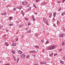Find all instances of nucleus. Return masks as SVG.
<instances>
[{
	"label": "nucleus",
	"mask_w": 65,
	"mask_h": 65,
	"mask_svg": "<svg viewBox=\"0 0 65 65\" xmlns=\"http://www.w3.org/2000/svg\"><path fill=\"white\" fill-rule=\"evenodd\" d=\"M64 36H65V34H64L63 33L60 34L59 37H61V38H63V37H64Z\"/></svg>",
	"instance_id": "f257e3e1"
},
{
	"label": "nucleus",
	"mask_w": 65,
	"mask_h": 65,
	"mask_svg": "<svg viewBox=\"0 0 65 65\" xmlns=\"http://www.w3.org/2000/svg\"><path fill=\"white\" fill-rule=\"evenodd\" d=\"M25 56L26 55L25 54H21V57L22 58H25Z\"/></svg>",
	"instance_id": "f03ea898"
},
{
	"label": "nucleus",
	"mask_w": 65,
	"mask_h": 65,
	"mask_svg": "<svg viewBox=\"0 0 65 65\" xmlns=\"http://www.w3.org/2000/svg\"><path fill=\"white\" fill-rule=\"evenodd\" d=\"M22 3L23 4V5H26V4H27L28 3L27 2L25 1V2H23Z\"/></svg>",
	"instance_id": "7ed1b4c3"
},
{
	"label": "nucleus",
	"mask_w": 65,
	"mask_h": 65,
	"mask_svg": "<svg viewBox=\"0 0 65 65\" xmlns=\"http://www.w3.org/2000/svg\"><path fill=\"white\" fill-rule=\"evenodd\" d=\"M40 63L41 64H46V61H44L43 62H40Z\"/></svg>",
	"instance_id": "20e7f679"
},
{
	"label": "nucleus",
	"mask_w": 65,
	"mask_h": 65,
	"mask_svg": "<svg viewBox=\"0 0 65 65\" xmlns=\"http://www.w3.org/2000/svg\"><path fill=\"white\" fill-rule=\"evenodd\" d=\"M18 52L19 53L21 54L23 53V52H22V51H21V50H18Z\"/></svg>",
	"instance_id": "39448f33"
},
{
	"label": "nucleus",
	"mask_w": 65,
	"mask_h": 65,
	"mask_svg": "<svg viewBox=\"0 0 65 65\" xmlns=\"http://www.w3.org/2000/svg\"><path fill=\"white\" fill-rule=\"evenodd\" d=\"M45 22V23L47 25H48V22H47V21L46 20H45L44 21Z\"/></svg>",
	"instance_id": "423d86ee"
},
{
	"label": "nucleus",
	"mask_w": 65,
	"mask_h": 65,
	"mask_svg": "<svg viewBox=\"0 0 65 65\" xmlns=\"http://www.w3.org/2000/svg\"><path fill=\"white\" fill-rule=\"evenodd\" d=\"M21 13H22V14L23 16H24V15H25V13H24L23 12V11L22 10L21 11Z\"/></svg>",
	"instance_id": "0eeeda50"
},
{
	"label": "nucleus",
	"mask_w": 65,
	"mask_h": 65,
	"mask_svg": "<svg viewBox=\"0 0 65 65\" xmlns=\"http://www.w3.org/2000/svg\"><path fill=\"white\" fill-rule=\"evenodd\" d=\"M17 8H18L17 7H16L15 8H14L13 9L14 11H16V10L17 9Z\"/></svg>",
	"instance_id": "6e6552de"
},
{
	"label": "nucleus",
	"mask_w": 65,
	"mask_h": 65,
	"mask_svg": "<svg viewBox=\"0 0 65 65\" xmlns=\"http://www.w3.org/2000/svg\"><path fill=\"white\" fill-rule=\"evenodd\" d=\"M19 9H21L22 8V6H20L19 7H17Z\"/></svg>",
	"instance_id": "1a4fd4ad"
},
{
	"label": "nucleus",
	"mask_w": 65,
	"mask_h": 65,
	"mask_svg": "<svg viewBox=\"0 0 65 65\" xmlns=\"http://www.w3.org/2000/svg\"><path fill=\"white\" fill-rule=\"evenodd\" d=\"M52 13H50V16L49 17L50 18H52Z\"/></svg>",
	"instance_id": "9d476101"
},
{
	"label": "nucleus",
	"mask_w": 65,
	"mask_h": 65,
	"mask_svg": "<svg viewBox=\"0 0 65 65\" xmlns=\"http://www.w3.org/2000/svg\"><path fill=\"white\" fill-rule=\"evenodd\" d=\"M12 18L11 17H10L9 18V19L10 21H11V20H12Z\"/></svg>",
	"instance_id": "9b49d317"
},
{
	"label": "nucleus",
	"mask_w": 65,
	"mask_h": 65,
	"mask_svg": "<svg viewBox=\"0 0 65 65\" xmlns=\"http://www.w3.org/2000/svg\"><path fill=\"white\" fill-rule=\"evenodd\" d=\"M56 12H54L53 15L54 18H55L56 17Z\"/></svg>",
	"instance_id": "f8f14e48"
},
{
	"label": "nucleus",
	"mask_w": 65,
	"mask_h": 65,
	"mask_svg": "<svg viewBox=\"0 0 65 65\" xmlns=\"http://www.w3.org/2000/svg\"><path fill=\"white\" fill-rule=\"evenodd\" d=\"M16 45V44L15 43H13L12 44V46H15Z\"/></svg>",
	"instance_id": "ddd939ff"
},
{
	"label": "nucleus",
	"mask_w": 65,
	"mask_h": 65,
	"mask_svg": "<svg viewBox=\"0 0 65 65\" xmlns=\"http://www.w3.org/2000/svg\"><path fill=\"white\" fill-rule=\"evenodd\" d=\"M32 53H37V52H36L35 51H32Z\"/></svg>",
	"instance_id": "4468645a"
},
{
	"label": "nucleus",
	"mask_w": 65,
	"mask_h": 65,
	"mask_svg": "<svg viewBox=\"0 0 65 65\" xmlns=\"http://www.w3.org/2000/svg\"><path fill=\"white\" fill-rule=\"evenodd\" d=\"M31 32V30H29L27 31V33H30Z\"/></svg>",
	"instance_id": "2eb2a0df"
},
{
	"label": "nucleus",
	"mask_w": 65,
	"mask_h": 65,
	"mask_svg": "<svg viewBox=\"0 0 65 65\" xmlns=\"http://www.w3.org/2000/svg\"><path fill=\"white\" fill-rule=\"evenodd\" d=\"M31 7H29V8L28 9V11H30V10H31Z\"/></svg>",
	"instance_id": "dca6fc26"
},
{
	"label": "nucleus",
	"mask_w": 65,
	"mask_h": 65,
	"mask_svg": "<svg viewBox=\"0 0 65 65\" xmlns=\"http://www.w3.org/2000/svg\"><path fill=\"white\" fill-rule=\"evenodd\" d=\"M60 63L61 64H63L64 63V62L62 60H60Z\"/></svg>",
	"instance_id": "f3484780"
},
{
	"label": "nucleus",
	"mask_w": 65,
	"mask_h": 65,
	"mask_svg": "<svg viewBox=\"0 0 65 65\" xmlns=\"http://www.w3.org/2000/svg\"><path fill=\"white\" fill-rule=\"evenodd\" d=\"M35 36H36V37H38V34H37L36 33L35 34Z\"/></svg>",
	"instance_id": "a211bd4d"
},
{
	"label": "nucleus",
	"mask_w": 65,
	"mask_h": 65,
	"mask_svg": "<svg viewBox=\"0 0 65 65\" xmlns=\"http://www.w3.org/2000/svg\"><path fill=\"white\" fill-rule=\"evenodd\" d=\"M6 13L5 12H4L3 13V15H6Z\"/></svg>",
	"instance_id": "6ab92c4d"
},
{
	"label": "nucleus",
	"mask_w": 65,
	"mask_h": 65,
	"mask_svg": "<svg viewBox=\"0 0 65 65\" xmlns=\"http://www.w3.org/2000/svg\"><path fill=\"white\" fill-rule=\"evenodd\" d=\"M46 44H48V43H49V42L48 40L47 41L46 43Z\"/></svg>",
	"instance_id": "aec40b11"
},
{
	"label": "nucleus",
	"mask_w": 65,
	"mask_h": 65,
	"mask_svg": "<svg viewBox=\"0 0 65 65\" xmlns=\"http://www.w3.org/2000/svg\"><path fill=\"white\" fill-rule=\"evenodd\" d=\"M5 44L6 45V46H8V44H7V42L5 43Z\"/></svg>",
	"instance_id": "412c9836"
},
{
	"label": "nucleus",
	"mask_w": 65,
	"mask_h": 65,
	"mask_svg": "<svg viewBox=\"0 0 65 65\" xmlns=\"http://www.w3.org/2000/svg\"><path fill=\"white\" fill-rule=\"evenodd\" d=\"M13 24H10L9 25V26H13Z\"/></svg>",
	"instance_id": "4be33fe9"
},
{
	"label": "nucleus",
	"mask_w": 65,
	"mask_h": 65,
	"mask_svg": "<svg viewBox=\"0 0 65 65\" xmlns=\"http://www.w3.org/2000/svg\"><path fill=\"white\" fill-rule=\"evenodd\" d=\"M26 58H29V55H27L26 56Z\"/></svg>",
	"instance_id": "5701e85b"
},
{
	"label": "nucleus",
	"mask_w": 65,
	"mask_h": 65,
	"mask_svg": "<svg viewBox=\"0 0 65 65\" xmlns=\"http://www.w3.org/2000/svg\"><path fill=\"white\" fill-rule=\"evenodd\" d=\"M51 47L52 49H53L54 48H55V47H54V46H51Z\"/></svg>",
	"instance_id": "b1692460"
},
{
	"label": "nucleus",
	"mask_w": 65,
	"mask_h": 65,
	"mask_svg": "<svg viewBox=\"0 0 65 65\" xmlns=\"http://www.w3.org/2000/svg\"><path fill=\"white\" fill-rule=\"evenodd\" d=\"M61 9H62V8L61 7L58 10V11H60L61 10Z\"/></svg>",
	"instance_id": "393cba45"
},
{
	"label": "nucleus",
	"mask_w": 65,
	"mask_h": 65,
	"mask_svg": "<svg viewBox=\"0 0 65 65\" xmlns=\"http://www.w3.org/2000/svg\"><path fill=\"white\" fill-rule=\"evenodd\" d=\"M3 27V25H0V27H1V28H2V27Z\"/></svg>",
	"instance_id": "a878e982"
},
{
	"label": "nucleus",
	"mask_w": 65,
	"mask_h": 65,
	"mask_svg": "<svg viewBox=\"0 0 65 65\" xmlns=\"http://www.w3.org/2000/svg\"><path fill=\"white\" fill-rule=\"evenodd\" d=\"M39 1V0H36V2H38Z\"/></svg>",
	"instance_id": "bb28decb"
},
{
	"label": "nucleus",
	"mask_w": 65,
	"mask_h": 65,
	"mask_svg": "<svg viewBox=\"0 0 65 65\" xmlns=\"http://www.w3.org/2000/svg\"><path fill=\"white\" fill-rule=\"evenodd\" d=\"M8 37V36H6L5 37V38H7V37Z\"/></svg>",
	"instance_id": "cd10ccee"
},
{
	"label": "nucleus",
	"mask_w": 65,
	"mask_h": 65,
	"mask_svg": "<svg viewBox=\"0 0 65 65\" xmlns=\"http://www.w3.org/2000/svg\"><path fill=\"white\" fill-rule=\"evenodd\" d=\"M36 48H38L39 47V46L38 45H37L36 46Z\"/></svg>",
	"instance_id": "c85d7f7f"
},
{
	"label": "nucleus",
	"mask_w": 65,
	"mask_h": 65,
	"mask_svg": "<svg viewBox=\"0 0 65 65\" xmlns=\"http://www.w3.org/2000/svg\"><path fill=\"white\" fill-rule=\"evenodd\" d=\"M35 4H34V7L35 8H37V7H35Z\"/></svg>",
	"instance_id": "c756f323"
},
{
	"label": "nucleus",
	"mask_w": 65,
	"mask_h": 65,
	"mask_svg": "<svg viewBox=\"0 0 65 65\" xmlns=\"http://www.w3.org/2000/svg\"><path fill=\"white\" fill-rule=\"evenodd\" d=\"M41 41L43 43V42H44V40H42Z\"/></svg>",
	"instance_id": "7c9ffc66"
},
{
	"label": "nucleus",
	"mask_w": 65,
	"mask_h": 65,
	"mask_svg": "<svg viewBox=\"0 0 65 65\" xmlns=\"http://www.w3.org/2000/svg\"><path fill=\"white\" fill-rule=\"evenodd\" d=\"M12 53H13V54H15V52H14V51H12Z\"/></svg>",
	"instance_id": "2f4dec72"
},
{
	"label": "nucleus",
	"mask_w": 65,
	"mask_h": 65,
	"mask_svg": "<svg viewBox=\"0 0 65 65\" xmlns=\"http://www.w3.org/2000/svg\"><path fill=\"white\" fill-rule=\"evenodd\" d=\"M53 54H54V53H53L52 54H50V56H52V55H53Z\"/></svg>",
	"instance_id": "473e14b6"
},
{
	"label": "nucleus",
	"mask_w": 65,
	"mask_h": 65,
	"mask_svg": "<svg viewBox=\"0 0 65 65\" xmlns=\"http://www.w3.org/2000/svg\"><path fill=\"white\" fill-rule=\"evenodd\" d=\"M32 19L34 21H35V18H32Z\"/></svg>",
	"instance_id": "72a5a7b5"
},
{
	"label": "nucleus",
	"mask_w": 65,
	"mask_h": 65,
	"mask_svg": "<svg viewBox=\"0 0 65 65\" xmlns=\"http://www.w3.org/2000/svg\"><path fill=\"white\" fill-rule=\"evenodd\" d=\"M64 45H65V44L64 43H63L62 44V45L63 46Z\"/></svg>",
	"instance_id": "f704fd0d"
},
{
	"label": "nucleus",
	"mask_w": 65,
	"mask_h": 65,
	"mask_svg": "<svg viewBox=\"0 0 65 65\" xmlns=\"http://www.w3.org/2000/svg\"><path fill=\"white\" fill-rule=\"evenodd\" d=\"M31 24V23L29 22L28 23V25H30Z\"/></svg>",
	"instance_id": "c9c22d12"
},
{
	"label": "nucleus",
	"mask_w": 65,
	"mask_h": 65,
	"mask_svg": "<svg viewBox=\"0 0 65 65\" xmlns=\"http://www.w3.org/2000/svg\"><path fill=\"white\" fill-rule=\"evenodd\" d=\"M45 20V18H43V20L44 21H45V20Z\"/></svg>",
	"instance_id": "e433bc0d"
},
{
	"label": "nucleus",
	"mask_w": 65,
	"mask_h": 65,
	"mask_svg": "<svg viewBox=\"0 0 65 65\" xmlns=\"http://www.w3.org/2000/svg\"><path fill=\"white\" fill-rule=\"evenodd\" d=\"M61 2V1H58V3H60Z\"/></svg>",
	"instance_id": "4c0bfd02"
},
{
	"label": "nucleus",
	"mask_w": 65,
	"mask_h": 65,
	"mask_svg": "<svg viewBox=\"0 0 65 65\" xmlns=\"http://www.w3.org/2000/svg\"><path fill=\"white\" fill-rule=\"evenodd\" d=\"M53 25L54 26H55V27H56V24H53Z\"/></svg>",
	"instance_id": "58836bf2"
},
{
	"label": "nucleus",
	"mask_w": 65,
	"mask_h": 65,
	"mask_svg": "<svg viewBox=\"0 0 65 65\" xmlns=\"http://www.w3.org/2000/svg\"><path fill=\"white\" fill-rule=\"evenodd\" d=\"M30 53H32V51H30L29 52Z\"/></svg>",
	"instance_id": "ea45409f"
},
{
	"label": "nucleus",
	"mask_w": 65,
	"mask_h": 65,
	"mask_svg": "<svg viewBox=\"0 0 65 65\" xmlns=\"http://www.w3.org/2000/svg\"><path fill=\"white\" fill-rule=\"evenodd\" d=\"M17 60L18 61V62H17V63H18V62H19V59H17Z\"/></svg>",
	"instance_id": "a19ab883"
},
{
	"label": "nucleus",
	"mask_w": 65,
	"mask_h": 65,
	"mask_svg": "<svg viewBox=\"0 0 65 65\" xmlns=\"http://www.w3.org/2000/svg\"><path fill=\"white\" fill-rule=\"evenodd\" d=\"M16 22L18 23H19L20 22L19 21H16Z\"/></svg>",
	"instance_id": "79ce46f5"
},
{
	"label": "nucleus",
	"mask_w": 65,
	"mask_h": 65,
	"mask_svg": "<svg viewBox=\"0 0 65 65\" xmlns=\"http://www.w3.org/2000/svg\"><path fill=\"white\" fill-rule=\"evenodd\" d=\"M62 51V48L59 50V51Z\"/></svg>",
	"instance_id": "37998d69"
},
{
	"label": "nucleus",
	"mask_w": 65,
	"mask_h": 65,
	"mask_svg": "<svg viewBox=\"0 0 65 65\" xmlns=\"http://www.w3.org/2000/svg\"><path fill=\"white\" fill-rule=\"evenodd\" d=\"M32 19L33 18H34V16L33 15L32 16Z\"/></svg>",
	"instance_id": "c03bdc74"
},
{
	"label": "nucleus",
	"mask_w": 65,
	"mask_h": 65,
	"mask_svg": "<svg viewBox=\"0 0 65 65\" xmlns=\"http://www.w3.org/2000/svg\"><path fill=\"white\" fill-rule=\"evenodd\" d=\"M52 47H50L49 48H48L49 49H51L52 48Z\"/></svg>",
	"instance_id": "a18cd8bd"
},
{
	"label": "nucleus",
	"mask_w": 65,
	"mask_h": 65,
	"mask_svg": "<svg viewBox=\"0 0 65 65\" xmlns=\"http://www.w3.org/2000/svg\"><path fill=\"white\" fill-rule=\"evenodd\" d=\"M32 56H33V57H35V55H32Z\"/></svg>",
	"instance_id": "49530a36"
},
{
	"label": "nucleus",
	"mask_w": 65,
	"mask_h": 65,
	"mask_svg": "<svg viewBox=\"0 0 65 65\" xmlns=\"http://www.w3.org/2000/svg\"><path fill=\"white\" fill-rule=\"evenodd\" d=\"M6 31L7 32H8V30L7 29H6Z\"/></svg>",
	"instance_id": "de8ad7c7"
},
{
	"label": "nucleus",
	"mask_w": 65,
	"mask_h": 65,
	"mask_svg": "<svg viewBox=\"0 0 65 65\" xmlns=\"http://www.w3.org/2000/svg\"><path fill=\"white\" fill-rule=\"evenodd\" d=\"M65 0H63V1L62 2L63 3H64V2H65Z\"/></svg>",
	"instance_id": "09e8293b"
},
{
	"label": "nucleus",
	"mask_w": 65,
	"mask_h": 65,
	"mask_svg": "<svg viewBox=\"0 0 65 65\" xmlns=\"http://www.w3.org/2000/svg\"><path fill=\"white\" fill-rule=\"evenodd\" d=\"M63 13V14H64V15H65V12H64Z\"/></svg>",
	"instance_id": "8fccbe9b"
},
{
	"label": "nucleus",
	"mask_w": 65,
	"mask_h": 65,
	"mask_svg": "<svg viewBox=\"0 0 65 65\" xmlns=\"http://www.w3.org/2000/svg\"><path fill=\"white\" fill-rule=\"evenodd\" d=\"M14 61H15V58H14Z\"/></svg>",
	"instance_id": "3c124183"
},
{
	"label": "nucleus",
	"mask_w": 65,
	"mask_h": 65,
	"mask_svg": "<svg viewBox=\"0 0 65 65\" xmlns=\"http://www.w3.org/2000/svg\"><path fill=\"white\" fill-rule=\"evenodd\" d=\"M61 15H64V14H63V13H62Z\"/></svg>",
	"instance_id": "603ef678"
},
{
	"label": "nucleus",
	"mask_w": 65,
	"mask_h": 65,
	"mask_svg": "<svg viewBox=\"0 0 65 65\" xmlns=\"http://www.w3.org/2000/svg\"><path fill=\"white\" fill-rule=\"evenodd\" d=\"M53 20H54V21H55V18H53Z\"/></svg>",
	"instance_id": "864d4df0"
},
{
	"label": "nucleus",
	"mask_w": 65,
	"mask_h": 65,
	"mask_svg": "<svg viewBox=\"0 0 65 65\" xmlns=\"http://www.w3.org/2000/svg\"><path fill=\"white\" fill-rule=\"evenodd\" d=\"M18 41V38H17L16 39V41Z\"/></svg>",
	"instance_id": "5fc2aeb1"
},
{
	"label": "nucleus",
	"mask_w": 65,
	"mask_h": 65,
	"mask_svg": "<svg viewBox=\"0 0 65 65\" xmlns=\"http://www.w3.org/2000/svg\"><path fill=\"white\" fill-rule=\"evenodd\" d=\"M37 13H35V14H37Z\"/></svg>",
	"instance_id": "6e6d98bb"
},
{
	"label": "nucleus",
	"mask_w": 65,
	"mask_h": 65,
	"mask_svg": "<svg viewBox=\"0 0 65 65\" xmlns=\"http://www.w3.org/2000/svg\"><path fill=\"white\" fill-rule=\"evenodd\" d=\"M28 30V28H26V30Z\"/></svg>",
	"instance_id": "4d7b16f0"
},
{
	"label": "nucleus",
	"mask_w": 65,
	"mask_h": 65,
	"mask_svg": "<svg viewBox=\"0 0 65 65\" xmlns=\"http://www.w3.org/2000/svg\"><path fill=\"white\" fill-rule=\"evenodd\" d=\"M26 20H27V21H28V19L26 18Z\"/></svg>",
	"instance_id": "13d9d810"
},
{
	"label": "nucleus",
	"mask_w": 65,
	"mask_h": 65,
	"mask_svg": "<svg viewBox=\"0 0 65 65\" xmlns=\"http://www.w3.org/2000/svg\"><path fill=\"white\" fill-rule=\"evenodd\" d=\"M56 54H55L54 55V56H56Z\"/></svg>",
	"instance_id": "bf43d9fd"
},
{
	"label": "nucleus",
	"mask_w": 65,
	"mask_h": 65,
	"mask_svg": "<svg viewBox=\"0 0 65 65\" xmlns=\"http://www.w3.org/2000/svg\"><path fill=\"white\" fill-rule=\"evenodd\" d=\"M5 65H9V64H5Z\"/></svg>",
	"instance_id": "052dcab7"
},
{
	"label": "nucleus",
	"mask_w": 65,
	"mask_h": 65,
	"mask_svg": "<svg viewBox=\"0 0 65 65\" xmlns=\"http://www.w3.org/2000/svg\"><path fill=\"white\" fill-rule=\"evenodd\" d=\"M44 49H43V50L42 51V52H44Z\"/></svg>",
	"instance_id": "680f3d73"
},
{
	"label": "nucleus",
	"mask_w": 65,
	"mask_h": 65,
	"mask_svg": "<svg viewBox=\"0 0 65 65\" xmlns=\"http://www.w3.org/2000/svg\"><path fill=\"white\" fill-rule=\"evenodd\" d=\"M2 15H3V13L2 14Z\"/></svg>",
	"instance_id": "e2e57ef3"
},
{
	"label": "nucleus",
	"mask_w": 65,
	"mask_h": 65,
	"mask_svg": "<svg viewBox=\"0 0 65 65\" xmlns=\"http://www.w3.org/2000/svg\"><path fill=\"white\" fill-rule=\"evenodd\" d=\"M1 21H2V20H1Z\"/></svg>",
	"instance_id": "0e129e2a"
},
{
	"label": "nucleus",
	"mask_w": 65,
	"mask_h": 65,
	"mask_svg": "<svg viewBox=\"0 0 65 65\" xmlns=\"http://www.w3.org/2000/svg\"><path fill=\"white\" fill-rule=\"evenodd\" d=\"M23 26V25H21V26Z\"/></svg>",
	"instance_id": "69168bd1"
},
{
	"label": "nucleus",
	"mask_w": 65,
	"mask_h": 65,
	"mask_svg": "<svg viewBox=\"0 0 65 65\" xmlns=\"http://www.w3.org/2000/svg\"><path fill=\"white\" fill-rule=\"evenodd\" d=\"M0 62H1V61L0 60Z\"/></svg>",
	"instance_id": "338daca9"
},
{
	"label": "nucleus",
	"mask_w": 65,
	"mask_h": 65,
	"mask_svg": "<svg viewBox=\"0 0 65 65\" xmlns=\"http://www.w3.org/2000/svg\"><path fill=\"white\" fill-rule=\"evenodd\" d=\"M35 7H36V6H35Z\"/></svg>",
	"instance_id": "774afa93"
}]
</instances>
